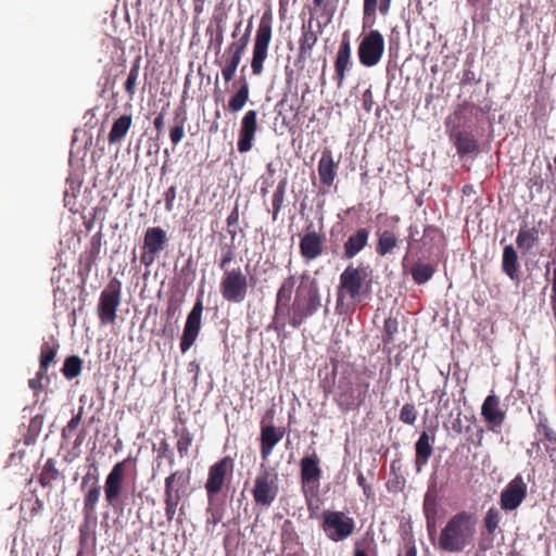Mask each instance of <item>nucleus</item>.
<instances>
[{"mask_svg":"<svg viewBox=\"0 0 556 556\" xmlns=\"http://www.w3.org/2000/svg\"><path fill=\"white\" fill-rule=\"evenodd\" d=\"M185 130L184 125H177L170 129V141L173 144H178L182 137H184Z\"/></svg>","mask_w":556,"mask_h":556,"instance_id":"nucleus-49","label":"nucleus"},{"mask_svg":"<svg viewBox=\"0 0 556 556\" xmlns=\"http://www.w3.org/2000/svg\"><path fill=\"white\" fill-rule=\"evenodd\" d=\"M279 494V479L277 472L262 466L254 479L252 495L257 506L269 507Z\"/></svg>","mask_w":556,"mask_h":556,"instance_id":"nucleus-3","label":"nucleus"},{"mask_svg":"<svg viewBox=\"0 0 556 556\" xmlns=\"http://www.w3.org/2000/svg\"><path fill=\"white\" fill-rule=\"evenodd\" d=\"M295 285V278L294 276H289L283 280L280 288L278 289L277 296H276V307L275 311L278 313L282 309H290V301L291 295L293 292V288Z\"/></svg>","mask_w":556,"mask_h":556,"instance_id":"nucleus-27","label":"nucleus"},{"mask_svg":"<svg viewBox=\"0 0 556 556\" xmlns=\"http://www.w3.org/2000/svg\"><path fill=\"white\" fill-rule=\"evenodd\" d=\"M300 279L289 319L290 325L294 328L300 327L307 317L314 315L321 306L317 280L312 278L308 273H303Z\"/></svg>","mask_w":556,"mask_h":556,"instance_id":"nucleus-2","label":"nucleus"},{"mask_svg":"<svg viewBox=\"0 0 556 556\" xmlns=\"http://www.w3.org/2000/svg\"><path fill=\"white\" fill-rule=\"evenodd\" d=\"M363 101H364V106L367 111H370V106H371V102H372V96H371V91L370 90H366L364 93H363Z\"/></svg>","mask_w":556,"mask_h":556,"instance_id":"nucleus-58","label":"nucleus"},{"mask_svg":"<svg viewBox=\"0 0 556 556\" xmlns=\"http://www.w3.org/2000/svg\"><path fill=\"white\" fill-rule=\"evenodd\" d=\"M357 483H358L362 488H364V486H366V485H367V483H366V479H365L364 475H363L361 471L357 473Z\"/></svg>","mask_w":556,"mask_h":556,"instance_id":"nucleus-64","label":"nucleus"},{"mask_svg":"<svg viewBox=\"0 0 556 556\" xmlns=\"http://www.w3.org/2000/svg\"><path fill=\"white\" fill-rule=\"evenodd\" d=\"M481 415L491 425L492 430L495 427H501L506 415L501 407L500 397L495 394L488 395L481 406Z\"/></svg>","mask_w":556,"mask_h":556,"instance_id":"nucleus-19","label":"nucleus"},{"mask_svg":"<svg viewBox=\"0 0 556 556\" xmlns=\"http://www.w3.org/2000/svg\"><path fill=\"white\" fill-rule=\"evenodd\" d=\"M121 281L114 278L102 290L98 304V316L102 325L115 323L116 311L121 305Z\"/></svg>","mask_w":556,"mask_h":556,"instance_id":"nucleus-5","label":"nucleus"},{"mask_svg":"<svg viewBox=\"0 0 556 556\" xmlns=\"http://www.w3.org/2000/svg\"><path fill=\"white\" fill-rule=\"evenodd\" d=\"M539 240V229L536 227L529 228L527 225H523L518 231L516 244L523 253H529Z\"/></svg>","mask_w":556,"mask_h":556,"instance_id":"nucleus-24","label":"nucleus"},{"mask_svg":"<svg viewBox=\"0 0 556 556\" xmlns=\"http://www.w3.org/2000/svg\"><path fill=\"white\" fill-rule=\"evenodd\" d=\"M91 467L93 468L94 473H91L90 471L86 473V476L83 478V486L86 485L91 479L94 480V483H98V468L94 464H92Z\"/></svg>","mask_w":556,"mask_h":556,"instance_id":"nucleus-57","label":"nucleus"},{"mask_svg":"<svg viewBox=\"0 0 556 556\" xmlns=\"http://www.w3.org/2000/svg\"><path fill=\"white\" fill-rule=\"evenodd\" d=\"M366 277L367 271L364 267H353L350 265L344 269L340 276L337 309L343 302V291H345L352 299H356L359 295Z\"/></svg>","mask_w":556,"mask_h":556,"instance_id":"nucleus-9","label":"nucleus"},{"mask_svg":"<svg viewBox=\"0 0 556 556\" xmlns=\"http://www.w3.org/2000/svg\"><path fill=\"white\" fill-rule=\"evenodd\" d=\"M397 237L390 230H384L379 233L377 252L384 256L391 253L392 250L397 245Z\"/></svg>","mask_w":556,"mask_h":556,"instance_id":"nucleus-31","label":"nucleus"},{"mask_svg":"<svg viewBox=\"0 0 556 556\" xmlns=\"http://www.w3.org/2000/svg\"><path fill=\"white\" fill-rule=\"evenodd\" d=\"M455 146L459 154H468L477 150V142L472 135L468 132H458L456 135Z\"/></svg>","mask_w":556,"mask_h":556,"instance_id":"nucleus-33","label":"nucleus"},{"mask_svg":"<svg viewBox=\"0 0 556 556\" xmlns=\"http://www.w3.org/2000/svg\"><path fill=\"white\" fill-rule=\"evenodd\" d=\"M235 252L231 247H227L219 262V267L225 269L226 266L233 260Z\"/></svg>","mask_w":556,"mask_h":556,"instance_id":"nucleus-50","label":"nucleus"},{"mask_svg":"<svg viewBox=\"0 0 556 556\" xmlns=\"http://www.w3.org/2000/svg\"><path fill=\"white\" fill-rule=\"evenodd\" d=\"M203 312V304L201 300H198L193 305L192 309L188 314L182 337L180 340V350L182 353H186L195 342L200 329H201V318Z\"/></svg>","mask_w":556,"mask_h":556,"instance_id":"nucleus-12","label":"nucleus"},{"mask_svg":"<svg viewBox=\"0 0 556 556\" xmlns=\"http://www.w3.org/2000/svg\"><path fill=\"white\" fill-rule=\"evenodd\" d=\"M417 419V412L413 404H405L400 410V420L407 425H414Z\"/></svg>","mask_w":556,"mask_h":556,"instance_id":"nucleus-41","label":"nucleus"},{"mask_svg":"<svg viewBox=\"0 0 556 556\" xmlns=\"http://www.w3.org/2000/svg\"><path fill=\"white\" fill-rule=\"evenodd\" d=\"M230 464L231 459L224 457L211 466L205 483V490L210 496L217 494L222 490Z\"/></svg>","mask_w":556,"mask_h":556,"instance_id":"nucleus-16","label":"nucleus"},{"mask_svg":"<svg viewBox=\"0 0 556 556\" xmlns=\"http://www.w3.org/2000/svg\"><path fill=\"white\" fill-rule=\"evenodd\" d=\"M368 237L369 232L366 228H359L354 235L350 236L344 243L343 256L345 258L354 257L367 244Z\"/></svg>","mask_w":556,"mask_h":556,"instance_id":"nucleus-22","label":"nucleus"},{"mask_svg":"<svg viewBox=\"0 0 556 556\" xmlns=\"http://www.w3.org/2000/svg\"><path fill=\"white\" fill-rule=\"evenodd\" d=\"M257 130V111H248L241 121L238 140V151L245 153L252 149L255 132Z\"/></svg>","mask_w":556,"mask_h":556,"instance_id":"nucleus-15","label":"nucleus"},{"mask_svg":"<svg viewBox=\"0 0 556 556\" xmlns=\"http://www.w3.org/2000/svg\"><path fill=\"white\" fill-rule=\"evenodd\" d=\"M416 448V469L419 472L421 468L428 463L430 456L432 455L433 448L430 443V438L427 432H422L419 435V439L415 445Z\"/></svg>","mask_w":556,"mask_h":556,"instance_id":"nucleus-26","label":"nucleus"},{"mask_svg":"<svg viewBox=\"0 0 556 556\" xmlns=\"http://www.w3.org/2000/svg\"><path fill=\"white\" fill-rule=\"evenodd\" d=\"M336 163L330 151L323 152L318 162V175L320 181L326 186H331L336 177Z\"/></svg>","mask_w":556,"mask_h":556,"instance_id":"nucleus-25","label":"nucleus"},{"mask_svg":"<svg viewBox=\"0 0 556 556\" xmlns=\"http://www.w3.org/2000/svg\"><path fill=\"white\" fill-rule=\"evenodd\" d=\"M300 478L305 495L318 491L321 478L320 459L316 453L305 455L300 462Z\"/></svg>","mask_w":556,"mask_h":556,"instance_id":"nucleus-8","label":"nucleus"},{"mask_svg":"<svg viewBox=\"0 0 556 556\" xmlns=\"http://www.w3.org/2000/svg\"><path fill=\"white\" fill-rule=\"evenodd\" d=\"M352 65L351 62V43L349 33L345 31L342 36V41L340 43L339 50L337 52L334 70L336 75L334 79L337 80L338 87H341L343 80L345 78V72Z\"/></svg>","mask_w":556,"mask_h":556,"instance_id":"nucleus-17","label":"nucleus"},{"mask_svg":"<svg viewBox=\"0 0 556 556\" xmlns=\"http://www.w3.org/2000/svg\"><path fill=\"white\" fill-rule=\"evenodd\" d=\"M229 54H230V58L227 61V65L222 70L223 77H224L225 81H227V83L233 78L236 71L240 64L241 58H242V56L233 54V53H229Z\"/></svg>","mask_w":556,"mask_h":556,"instance_id":"nucleus-39","label":"nucleus"},{"mask_svg":"<svg viewBox=\"0 0 556 556\" xmlns=\"http://www.w3.org/2000/svg\"><path fill=\"white\" fill-rule=\"evenodd\" d=\"M520 263L518 260V253L516 249L511 245H505L503 249L502 255V270L503 273L513 281L519 282Z\"/></svg>","mask_w":556,"mask_h":556,"instance_id":"nucleus-20","label":"nucleus"},{"mask_svg":"<svg viewBox=\"0 0 556 556\" xmlns=\"http://www.w3.org/2000/svg\"><path fill=\"white\" fill-rule=\"evenodd\" d=\"M399 331V321L396 318L389 317L384 321V337L383 341L389 343L394 339V334Z\"/></svg>","mask_w":556,"mask_h":556,"instance_id":"nucleus-42","label":"nucleus"},{"mask_svg":"<svg viewBox=\"0 0 556 556\" xmlns=\"http://www.w3.org/2000/svg\"><path fill=\"white\" fill-rule=\"evenodd\" d=\"M166 243L167 236L165 230L161 227L148 228L143 240L144 252L140 256L141 263L150 266L154 262L156 254L165 249Z\"/></svg>","mask_w":556,"mask_h":556,"instance_id":"nucleus-11","label":"nucleus"},{"mask_svg":"<svg viewBox=\"0 0 556 556\" xmlns=\"http://www.w3.org/2000/svg\"><path fill=\"white\" fill-rule=\"evenodd\" d=\"M187 479L182 471H175L165 479L164 495L184 494Z\"/></svg>","mask_w":556,"mask_h":556,"instance_id":"nucleus-29","label":"nucleus"},{"mask_svg":"<svg viewBox=\"0 0 556 556\" xmlns=\"http://www.w3.org/2000/svg\"><path fill=\"white\" fill-rule=\"evenodd\" d=\"M424 513L426 517H435L437 515L435 501L429 494L425 497Z\"/></svg>","mask_w":556,"mask_h":556,"instance_id":"nucleus-47","label":"nucleus"},{"mask_svg":"<svg viewBox=\"0 0 556 556\" xmlns=\"http://www.w3.org/2000/svg\"><path fill=\"white\" fill-rule=\"evenodd\" d=\"M192 444V435L187 429H184L177 441V451L181 457L188 455L189 447Z\"/></svg>","mask_w":556,"mask_h":556,"instance_id":"nucleus-40","label":"nucleus"},{"mask_svg":"<svg viewBox=\"0 0 556 556\" xmlns=\"http://www.w3.org/2000/svg\"><path fill=\"white\" fill-rule=\"evenodd\" d=\"M527 495V484L520 475H517L503 490L501 506L505 510L516 509Z\"/></svg>","mask_w":556,"mask_h":556,"instance_id":"nucleus-14","label":"nucleus"},{"mask_svg":"<svg viewBox=\"0 0 556 556\" xmlns=\"http://www.w3.org/2000/svg\"><path fill=\"white\" fill-rule=\"evenodd\" d=\"M132 118L130 115H122L117 118L109 132L108 140L112 143L119 142L127 134L131 126Z\"/></svg>","mask_w":556,"mask_h":556,"instance_id":"nucleus-28","label":"nucleus"},{"mask_svg":"<svg viewBox=\"0 0 556 556\" xmlns=\"http://www.w3.org/2000/svg\"><path fill=\"white\" fill-rule=\"evenodd\" d=\"M321 528L330 540L339 542L353 533L355 522L342 511L325 510L323 513Z\"/></svg>","mask_w":556,"mask_h":556,"instance_id":"nucleus-6","label":"nucleus"},{"mask_svg":"<svg viewBox=\"0 0 556 556\" xmlns=\"http://www.w3.org/2000/svg\"><path fill=\"white\" fill-rule=\"evenodd\" d=\"M384 50V40L378 30L369 31L361 41L357 50L359 62L367 67L377 65Z\"/></svg>","mask_w":556,"mask_h":556,"instance_id":"nucleus-7","label":"nucleus"},{"mask_svg":"<svg viewBox=\"0 0 556 556\" xmlns=\"http://www.w3.org/2000/svg\"><path fill=\"white\" fill-rule=\"evenodd\" d=\"M302 36L299 46L300 59H307L311 56L312 49L317 42V35L313 29V21L309 20L307 23L302 25Z\"/></svg>","mask_w":556,"mask_h":556,"instance_id":"nucleus-23","label":"nucleus"},{"mask_svg":"<svg viewBox=\"0 0 556 556\" xmlns=\"http://www.w3.org/2000/svg\"><path fill=\"white\" fill-rule=\"evenodd\" d=\"M283 432L277 431L274 426H265L261 431V455L266 460L275 445L282 439Z\"/></svg>","mask_w":556,"mask_h":556,"instance_id":"nucleus-21","label":"nucleus"},{"mask_svg":"<svg viewBox=\"0 0 556 556\" xmlns=\"http://www.w3.org/2000/svg\"><path fill=\"white\" fill-rule=\"evenodd\" d=\"M81 416H83V407H80L78 414L73 416V418L67 422L66 430L74 431L80 424Z\"/></svg>","mask_w":556,"mask_h":556,"instance_id":"nucleus-52","label":"nucleus"},{"mask_svg":"<svg viewBox=\"0 0 556 556\" xmlns=\"http://www.w3.org/2000/svg\"><path fill=\"white\" fill-rule=\"evenodd\" d=\"M391 0H380L379 11L382 15L389 12Z\"/></svg>","mask_w":556,"mask_h":556,"instance_id":"nucleus-62","label":"nucleus"},{"mask_svg":"<svg viewBox=\"0 0 556 556\" xmlns=\"http://www.w3.org/2000/svg\"><path fill=\"white\" fill-rule=\"evenodd\" d=\"M427 520V531L429 534L430 540L435 545V534H437V527H435V517H426Z\"/></svg>","mask_w":556,"mask_h":556,"instance_id":"nucleus-51","label":"nucleus"},{"mask_svg":"<svg viewBox=\"0 0 556 556\" xmlns=\"http://www.w3.org/2000/svg\"><path fill=\"white\" fill-rule=\"evenodd\" d=\"M127 459L116 463L104 483L105 500L109 505L115 507L117 500L123 492Z\"/></svg>","mask_w":556,"mask_h":556,"instance_id":"nucleus-13","label":"nucleus"},{"mask_svg":"<svg viewBox=\"0 0 556 556\" xmlns=\"http://www.w3.org/2000/svg\"><path fill=\"white\" fill-rule=\"evenodd\" d=\"M331 1L332 0H313V3L316 8L326 9Z\"/></svg>","mask_w":556,"mask_h":556,"instance_id":"nucleus-63","label":"nucleus"},{"mask_svg":"<svg viewBox=\"0 0 556 556\" xmlns=\"http://www.w3.org/2000/svg\"><path fill=\"white\" fill-rule=\"evenodd\" d=\"M476 519L462 511L448 519L440 531L435 546L446 553H460L472 546L476 536Z\"/></svg>","mask_w":556,"mask_h":556,"instance_id":"nucleus-1","label":"nucleus"},{"mask_svg":"<svg viewBox=\"0 0 556 556\" xmlns=\"http://www.w3.org/2000/svg\"><path fill=\"white\" fill-rule=\"evenodd\" d=\"M100 492L101 486L99 485V483H93L91 489L87 492L84 502V513L86 517H90L91 515H93L97 503L100 497Z\"/></svg>","mask_w":556,"mask_h":556,"instance_id":"nucleus-35","label":"nucleus"},{"mask_svg":"<svg viewBox=\"0 0 556 556\" xmlns=\"http://www.w3.org/2000/svg\"><path fill=\"white\" fill-rule=\"evenodd\" d=\"M45 374V371L39 370L37 376L28 381V384L33 390L41 388V379L43 378Z\"/></svg>","mask_w":556,"mask_h":556,"instance_id":"nucleus-55","label":"nucleus"},{"mask_svg":"<svg viewBox=\"0 0 556 556\" xmlns=\"http://www.w3.org/2000/svg\"><path fill=\"white\" fill-rule=\"evenodd\" d=\"M500 511L496 508H490L484 518L485 528L490 533H493L495 529L498 527L500 522Z\"/></svg>","mask_w":556,"mask_h":556,"instance_id":"nucleus-44","label":"nucleus"},{"mask_svg":"<svg viewBox=\"0 0 556 556\" xmlns=\"http://www.w3.org/2000/svg\"><path fill=\"white\" fill-rule=\"evenodd\" d=\"M154 127L160 132L164 127V115L161 113L154 118Z\"/></svg>","mask_w":556,"mask_h":556,"instance_id":"nucleus-61","label":"nucleus"},{"mask_svg":"<svg viewBox=\"0 0 556 556\" xmlns=\"http://www.w3.org/2000/svg\"><path fill=\"white\" fill-rule=\"evenodd\" d=\"M165 496V506H178L181 497H182V494H167V495H164Z\"/></svg>","mask_w":556,"mask_h":556,"instance_id":"nucleus-54","label":"nucleus"},{"mask_svg":"<svg viewBox=\"0 0 556 556\" xmlns=\"http://www.w3.org/2000/svg\"><path fill=\"white\" fill-rule=\"evenodd\" d=\"M377 0H364L365 16L372 15L376 12Z\"/></svg>","mask_w":556,"mask_h":556,"instance_id":"nucleus-53","label":"nucleus"},{"mask_svg":"<svg viewBox=\"0 0 556 556\" xmlns=\"http://www.w3.org/2000/svg\"><path fill=\"white\" fill-rule=\"evenodd\" d=\"M339 389H342L341 393L339 394V405L344 407V409H352L356 407L361 400L355 397L352 384L350 382H339Z\"/></svg>","mask_w":556,"mask_h":556,"instance_id":"nucleus-30","label":"nucleus"},{"mask_svg":"<svg viewBox=\"0 0 556 556\" xmlns=\"http://www.w3.org/2000/svg\"><path fill=\"white\" fill-rule=\"evenodd\" d=\"M248 288V278L240 267L225 269L219 285L224 300L231 303H241L247 298Z\"/></svg>","mask_w":556,"mask_h":556,"instance_id":"nucleus-4","label":"nucleus"},{"mask_svg":"<svg viewBox=\"0 0 556 556\" xmlns=\"http://www.w3.org/2000/svg\"><path fill=\"white\" fill-rule=\"evenodd\" d=\"M176 511L177 506H165V515L168 522H170L174 519Z\"/></svg>","mask_w":556,"mask_h":556,"instance_id":"nucleus-60","label":"nucleus"},{"mask_svg":"<svg viewBox=\"0 0 556 556\" xmlns=\"http://www.w3.org/2000/svg\"><path fill=\"white\" fill-rule=\"evenodd\" d=\"M249 100V84L245 79L237 91V93L229 100L228 106L231 111L238 112L243 109L247 101Z\"/></svg>","mask_w":556,"mask_h":556,"instance_id":"nucleus-34","label":"nucleus"},{"mask_svg":"<svg viewBox=\"0 0 556 556\" xmlns=\"http://www.w3.org/2000/svg\"><path fill=\"white\" fill-rule=\"evenodd\" d=\"M287 188V179L280 180L278 184L271 199V206H273V220L276 222L278 219V214L281 210L285 193Z\"/></svg>","mask_w":556,"mask_h":556,"instance_id":"nucleus-36","label":"nucleus"},{"mask_svg":"<svg viewBox=\"0 0 556 556\" xmlns=\"http://www.w3.org/2000/svg\"><path fill=\"white\" fill-rule=\"evenodd\" d=\"M539 432L543 433L547 441L556 443V432L548 427L546 418L540 420Z\"/></svg>","mask_w":556,"mask_h":556,"instance_id":"nucleus-46","label":"nucleus"},{"mask_svg":"<svg viewBox=\"0 0 556 556\" xmlns=\"http://www.w3.org/2000/svg\"><path fill=\"white\" fill-rule=\"evenodd\" d=\"M81 359L76 356L72 355L68 356L63 365L62 372L67 379L76 378L80 371H81Z\"/></svg>","mask_w":556,"mask_h":556,"instance_id":"nucleus-37","label":"nucleus"},{"mask_svg":"<svg viewBox=\"0 0 556 556\" xmlns=\"http://www.w3.org/2000/svg\"><path fill=\"white\" fill-rule=\"evenodd\" d=\"M164 197H165V202H166V204H165L166 211L172 212L173 207H174V201L176 199V187L175 186L169 187L166 190Z\"/></svg>","mask_w":556,"mask_h":556,"instance_id":"nucleus-48","label":"nucleus"},{"mask_svg":"<svg viewBox=\"0 0 556 556\" xmlns=\"http://www.w3.org/2000/svg\"><path fill=\"white\" fill-rule=\"evenodd\" d=\"M324 250V237L315 230L307 231L300 241V252L306 261H313L321 255Z\"/></svg>","mask_w":556,"mask_h":556,"instance_id":"nucleus-18","label":"nucleus"},{"mask_svg":"<svg viewBox=\"0 0 556 556\" xmlns=\"http://www.w3.org/2000/svg\"><path fill=\"white\" fill-rule=\"evenodd\" d=\"M138 77H139V66L134 65L130 68L127 79H126V83H125V90L130 97H132L135 93Z\"/></svg>","mask_w":556,"mask_h":556,"instance_id":"nucleus-43","label":"nucleus"},{"mask_svg":"<svg viewBox=\"0 0 556 556\" xmlns=\"http://www.w3.org/2000/svg\"><path fill=\"white\" fill-rule=\"evenodd\" d=\"M434 267L431 264L416 263L410 269L414 281L418 285L430 280L434 274Z\"/></svg>","mask_w":556,"mask_h":556,"instance_id":"nucleus-32","label":"nucleus"},{"mask_svg":"<svg viewBox=\"0 0 556 556\" xmlns=\"http://www.w3.org/2000/svg\"><path fill=\"white\" fill-rule=\"evenodd\" d=\"M271 39V26L268 22L262 18L256 31L253 58L251 62L252 72L254 75H260L263 71V63L267 58V49Z\"/></svg>","mask_w":556,"mask_h":556,"instance_id":"nucleus-10","label":"nucleus"},{"mask_svg":"<svg viewBox=\"0 0 556 556\" xmlns=\"http://www.w3.org/2000/svg\"><path fill=\"white\" fill-rule=\"evenodd\" d=\"M408 243L410 244L412 242H415V241H418V235H419V229H418V226L416 225H412L409 228H408Z\"/></svg>","mask_w":556,"mask_h":556,"instance_id":"nucleus-56","label":"nucleus"},{"mask_svg":"<svg viewBox=\"0 0 556 556\" xmlns=\"http://www.w3.org/2000/svg\"><path fill=\"white\" fill-rule=\"evenodd\" d=\"M239 214L238 207H235L230 215L227 217V225L232 226L238 223Z\"/></svg>","mask_w":556,"mask_h":556,"instance_id":"nucleus-59","label":"nucleus"},{"mask_svg":"<svg viewBox=\"0 0 556 556\" xmlns=\"http://www.w3.org/2000/svg\"><path fill=\"white\" fill-rule=\"evenodd\" d=\"M249 40H250L249 34H243L238 41L232 42L228 47L226 53H233V54L242 56L244 50L247 49V47L249 45Z\"/></svg>","mask_w":556,"mask_h":556,"instance_id":"nucleus-45","label":"nucleus"},{"mask_svg":"<svg viewBox=\"0 0 556 556\" xmlns=\"http://www.w3.org/2000/svg\"><path fill=\"white\" fill-rule=\"evenodd\" d=\"M56 355V348L50 346L48 343H45L41 348L40 354V370L47 371L49 365L53 362Z\"/></svg>","mask_w":556,"mask_h":556,"instance_id":"nucleus-38","label":"nucleus"}]
</instances>
